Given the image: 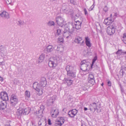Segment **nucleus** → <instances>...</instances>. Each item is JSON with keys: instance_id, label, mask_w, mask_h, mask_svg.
<instances>
[{"instance_id": "obj_5", "label": "nucleus", "mask_w": 126, "mask_h": 126, "mask_svg": "<svg viewBox=\"0 0 126 126\" xmlns=\"http://www.w3.org/2000/svg\"><path fill=\"white\" fill-rule=\"evenodd\" d=\"M90 63H89L87 62L85 60L82 61L80 63L81 69L85 71H88L89 70L87 68Z\"/></svg>"}, {"instance_id": "obj_36", "label": "nucleus", "mask_w": 126, "mask_h": 126, "mask_svg": "<svg viewBox=\"0 0 126 126\" xmlns=\"http://www.w3.org/2000/svg\"><path fill=\"white\" fill-rule=\"evenodd\" d=\"M88 82L92 85H94L95 83L94 79H88Z\"/></svg>"}, {"instance_id": "obj_20", "label": "nucleus", "mask_w": 126, "mask_h": 126, "mask_svg": "<svg viewBox=\"0 0 126 126\" xmlns=\"http://www.w3.org/2000/svg\"><path fill=\"white\" fill-rule=\"evenodd\" d=\"M65 83H67V86H70L73 82V81L69 78L65 79Z\"/></svg>"}, {"instance_id": "obj_50", "label": "nucleus", "mask_w": 126, "mask_h": 126, "mask_svg": "<svg viewBox=\"0 0 126 126\" xmlns=\"http://www.w3.org/2000/svg\"><path fill=\"white\" fill-rule=\"evenodd\" d=\"M108 85L109 86H111V83L110 81V80L107 83Z\"/></svg>"}, {"instance_id": "obj_6", "label": "nucleus", "mask_w": 126, "mask_h": 126, "mask_svg": "<svg viewBox=\"0 0 126 126\" xmlns=\"http://www.w3.org/2000/svg\"><path fill=\"white\" fill-rule=\"evenodd\" d=\"M54 49V47L52 45H49L44 49V52L47 53L53 51Z\"/></svg>"}, {"instance_id": "obj_60", "label": "nucleus", "mask_w": 126, "mask_h": 126, "mask_svg": "<svg viewBox=\"0 0 126 126\" xmlns=\"http://www.w3.org/2000/svg\"><path fill=\"white\" fill-rule=\"evenodd\" d=\"M50 0L52 1H54L55 0Z\"/></svg>"}, {"instance_id": "obj_56", "label": "nucleus", "mask_w": 126, "mask_h": 126, "mask_svg": "<svg viewBox=\"0 0 126 126\" xmlns=\"http://www.w3.org/2000/svg\"><path fill=\"white\" fill-rule=\"evenodd\" d=\"M75 16L76 17H78V16H79V15H75Z\"/></svg>"}, {"instance_id": "obj_1", "label": "nucleus", "mask_w": 126, "mask_h": 126, "mask_svg": "<svg viewBox=\"0 0 126 126\" xmlns=\"http://www.w3.org/2000/svg\"><path fill=\"white\" fill-rule=\"evenodd\" d=\"M59 62V58L57 57L50 58L49 59V66L51 67H55L57 66Z\"/></svg>"}, {"instance_id": "obj_9", "label": "nucleus", "mask_w": 126, "mask_h": 126, "mask_svg": "<svg viewBox=\"0 0 126 126\" xmlns=\"http://www.w3.org/2000/svg\"><path fill=\"white\" fill-rule=\"evenodd\" d=\"M39 84L40 86H41V88L42 87H45L47 84V81L46 78L43 77L42 78Z\"/></svg>"}, {"instance_id": "obj_7", "label": "nucleus", "mask_w": 126, "mask_h": 126, "mask_svg": "<svg viewBox=\"0 0 126 126\" xmlns=\"http://www.w3.org/2000/svg\"><path fill=\"white\" fill-rule=\"evenodd\" d=\"M1 97L0 98L4 101H7L8 100V98L7 94L5 92H2L0 93Z\"/></svg>"}, {"instance_id": "obj_19", "label": "nucleus", "mask_w": 126, "mask_h": 126, "mask_svg": "<svg viewBox=\"0 0 126 126\" xmlns=\"http://www.w3.org/2000/svg\"><path fill=\"white\" fill-rule=\"evenodd\" d=\"M66 69L67 72V74L68 73L73 72V67L71 66L67 65L65 68Z\"/></svg>"}, {"instance_id": "obj_53", "label": "nucleus", "mask_w": 126, "mask_h": 126, "mask_svg": "<svg viewBox=\"0 0 126 126\" xmlns=\"http://www.w3.org/2000/svg\"><path fill=\"white\" fill-rule=\"evenodd\" d=\"M121 91L122 94L123 95L124 94V90L123 89H121Z\"/></svg>"}, {"instance_id": "obj_17", "label": "nucleus", "mask_w": 126, "mask_h": 126, "mask_svg": "<svg viewBox=\"0 0 126 126\" xmlns=\"http://www.w3.org/2000/svg\"><path fill=\"white\" fill-rule=\"evenodd\" d=\"M107 32L108 35H111L115 33V31L114 29H112L110 27H108L107 29Z\"/></svg>"}, {"instance_id": "obj_38", "label": "nucleus", "mask_w": 126, "mask_h": 126, "mask_svg": "<svg viewBox=\"0 0 126 126\" xmlns=\"http://www.w3.org/2000/svg\"><path fill=\"white\" fill-rule=\"evenodd\" d=\"M94 79L93 74L92 73L89 74V75L88 79Z\"/></svg>"}, {"instance_id": "obj_25", "label": "nucleus", "mask_w": 126, "mask_h": 126, "mask_svg": "<svg viewBox=\"0 0 126 126\" xmlns=\"http://www.w3.org/2000/svg\"><path fill=\"white\" fill-rule=\"evenodd\" d=\"M3 104H0V110H2L6 108V103L5 101H3Z\"/></svg>"}, {"instance_id": "obj_21", "label": "nucleus", "mask_w": 126, "mask_h": 126, "mask_svg": "<svg viewBox=\"0 0 126 126\" xmlns=\"http://www.w3.org/2000/svg\"><path fill=\"white\" fill-rule=\"evenodd\" d=\"M75 42L78 44H82L83 42V41L82 40L81 38L79 37H77L76 38Z\"/></svg>"}, {"instance_id": "obj_42", "label": "nucleus", "mask_w": 126, "mask_h": 126, "mask_svg": "<svg viewBox=\"0 0 126 126\" xmlns=\"http://www.w3.org/2000/svg\"><path fill=\"white\" fill-rule=\"evenodd\" d=\"M125 73L123 69H121L119 72V74L122 77H123Z\"/></svg>"}, {"instance_id": "obj_27", "label": "nucleus", "mask_w": 126, "mask_h": 126, "mask_svg": "<svg viewBox=\"0 0 126 126\" xmlns=\"http://www.w3.org/2000/svg\"><path fill=\"white\" fill-rule=\"evenodd\" d=\"M116 53L119 55L122 54H126V51L124 52L122 49H119L116 52Z\"/></svg>"}, {"instance_id": "obj_12", "label": "nucleus", "mask_w": 126, "mask_h": 126, "mask_svg": "<svg viewBox=\"0 0 126 126\" xmlns=\"http://www.w3.org/2000/svg\"><path fill=\"white\" fill-rule=\"evenodd\" d=\"M59 112L57 109H52L51 110V116L53 117H56L58 115Z\"/></svg>"}, {"instance_id": "obj_52", "label": "nucleus", "mask_w": 126, "mask_h": 126, "mask_svg": "<svg viewBox=\"0 0 126 126\" xmlns=\"http://www.w3.org/2000/svg\"><path fill=\"white\" fill-rule=\"evenodd\" d=\"M94 6H93V5H92V6H91L90 8L89 9V11H91L93 10V8L94 7Z\"/></svg>"}, {"instance_id": "obj_48", "label": "nucleus", "mask_w": 126, "mask_h": 126, "mask_svg": "<svg viewBox=\"0 0 126 126\" xmlns=\"http://www.w3.org/2000/svg\"><path fill=\"white\" fill-rule=\"evenodd\" d=\"M103 10L105 12L108 10V8L107 6H106L103 9Z\"/></svg>"}, {"instance_id": "obj_18", "label": "nucleus", "mask_w": 126, "mask_h": 126, "mask_svg": "<svg viewBox=\"0 0 126 126\" xmlns=\"http://www.w3.org/2000/svg\"><path fill=\"white\" fill-rule=\"evenodd\" d=\"M65 30L66 31H69V33H72L74 31L75 29V27L74 26L72 25H71V28H69L67 27L65 28Z\"/></svg>"}, {"instance_id": "obj_24", "label": "nucleus", "mask_w": 126, "mask_h": 126, "mask_svg": "<svg viewBox=\"0 0 126 126\" xmlns=\"http://www.w3.org/2000/svg\"><path fill=\"white\" fill-rule=\"evenodd\" d=\"M23 115H26L28 114L30 112V109L29 108H27L24 109H23Z\"/></svg>"}, {"instance_id": "obj_16", "label": "nucleus", "mask_w": 126, "mask_h": 126, "mask_svg": "<svg viewBox=\"0 0 126 126\" xmlns=\"http://www.w3.org/2000/svg\"><path fill=\"white\" fill-rule=\"evenodd\" d=\"M113 21L109 18H108L105 19L104 21V24L106 25H108L111 24Z\"/></svg>"}, {"instance_id": "obj_43", "label": "nucleus", "mask_w": 126, "mask_h": 126, "mask_svg": "<svg viewBox=\"0 0 126 126\" xmlns=\"http://www.w3.org/2000/svg\"><path fill=\"white\" fill-rule=\"evenodd\" d=\"M81 22H79V21H77L76 22V23L75 24V25H81Z\"/></svg>"}, {"instance_id": "obj_2", "label": "nucleus", "mask_w": 126, "mask_h": 126, "mask_svg": "<svg viewBox=\"0 0 126 126\" xmlns=\"http://www.w3.org/2000/svg\"><path fill=\"white\" fill-rule=\"evenodd\" d=\"M33 87L38 92L37 94L39 95H41L43 93V91L42 88L39 84L36 82H34L33 83Z\"/></svg>"}, {"instance_id": "obj_14", "label": "nucleus", "mask_w": 126, "mask_h": 126, "mask_svg": "<svg viewBox=\"0 0 126 126\" xmlns=\"http://www.w3.org/2000/svg\"><path fill=\"white\" fill-rule=\"evenodd\" d=\"M55 97L52 96L47 100V102L48 106H50L52 105L53 103L55 100Z\"/></svg>"}, {"instance_id": "obj_39", "label": "nucleus", "mask_w": 126, "mask_h": 126, "mask_svg": "<svg viewBox=\"0 0 126 126\" xmlns=\"http://www.w3.org/2000/svg\"><path fill=\"white\" fill-rule=\"evenodd\" d=\"M61 32V30L60 29H58L57 30V32L55 34L56 36H58L60 35Z\"/></svg>"}, {"instance_id": "obj_47", "label": "nucleus", "mask_w": 126, "mask_h": 126, "mask_svg": "<svg viewBox=\"0 0 126 126\" xmlns=\"http://www.w3.org/2000/svg\"><path fill=\"white\" fill-rule=\"evenodd\" d=\"M48 124L49 125H51L52 124L51 122V121L50 119H48L47 121Z\"/></svg>"}, {"instance_id": "obj_59", "label": "nucleus", "mask_w": 126, "mask_h": 126, "mask_svg": "<svg viewBox=\"0 0 126 126\" xmlns=\"http://www.w3.org/2000/svg\"><path fill=\"white\" fill-rule=\"evenodd\" d=\"M104 85V83H102L101 84V85L102 86H103V85Z\"/></svg>"}, {"instance_id": "obj_13", "label": "nucleus", "mask_w": 126, "mask_h": 126, "mask_svg": "<svg viewBox=\"0 0 126 126\" xmlns=\"http://www.w3.org/2000/svg\"><path fill=\"white\" fill-rule=\"evenodd\" d=\"M97 104L95 103H93L91 104L89 106L91 111L94 110V112L96 110H97Z\"/></svg>"}, {"instance_id": "obj_23", "label": "nucleus", "mask_w": 126, "mask_h": 126, "mask_svg": "<svg viewBox=\"0 0 126 126\" xmlns=\"http://www.w3.org/2000/svg\"><path fill=\"white\" fill-rule=\"evenodd\" d=\"M67 75L68 76L71 78H74L76 76V73L73 71L68 73Z\"/></svg>"}, {"instance_id": "obj_37", "label": "nucleus", "mask_w": 126, "mask_h": 126, "mask_svg": "<svg viewBox=\"0 0 126 126\" xmlns=\"http://www.w3.org/2000/svg\"><path fill=\"white\" fill-rule=\"evenodd\" d=\"M63 42V38L62 37H60L58 39V42L59 43H62Z\"/></svg>"}, {"instance_id": "obj_15", "label": "nucleus", "mask_w": 126, "mask_h": 126, "mask_svg": "<svg viewBox=\"0 0 126 126\" xmlns=\"http://www.w3.org/2000/svg\"><path fill=\"white\" fill-rule=\"evenodd\" d=\"M47 124L46 121L43 119H41L38 123V126H46Z\"/></svg>"}, {"instance_id": "obj_49", "label": "nucleus", "mask_w": 126, "mask_h": 126, "mask_svg": "<svg viewBox=\"0 0 126 126\" xmlns=\"http://www.w3.org/2000/svg\"><path fill=\"white\" fill-rule=\"evenodd\" d=\"M84 12L85 14V15H88V13H87V10L85 8H84Z\"/></svg>"}, {"instance_id": "obj_58", "label": "nucleus", "mask_w": 126, "mask_h": 126, "mask_svg": "<svg viewBox=\"0 0 126 126\" xmlns=\"http://www.w3.org/2000/svg\"><path fill=\"white\" fill-rule=\"evenodd\" d=\"M81 126H85V124H82L81 125Z\"/></svg>"}, {"instance_id": "obj_57", "label": "nucleus", "mask_w": 126, "mask_h": 126, "mask_svg": "<svg viewBox=\"0 0 126 126\" xmlns=\"http://www.w3.org/2000/svg\"><path fill=\"white\" fill-rule=\"evenodd\" d=\"M62 123L63 124L64 123V121L63 120H62Z\"/></svg>"}, {"instance_id": "obj_22", "label": "nucleus", "mask_w": 126, "mask_h": 126, "mask_svg": "<svg viewBox=\"0 0 126 126\" xmlns=\"http://www.w3.org/2000/svg\"><path fill=\"white\" fill-rule=\"evenodd\" d=\"M64 33L63 34L64 36L66 38L68 39V38H71V36L70 34H69V32L68 31H65V28H64Z\"/></svg>"}, {"instance_id": "obj_34", "label": "nucleus", "mask_w": 126, "mask_h": 126, "mask_svg": "<svg viewBox=\"0 0 126 126\" xmlns=\"http://www.w3.org/2000/svg\"><path fill=\"white\" fill-rule=\"evenodd\" d=\"M122 40L126 44V34L124 33V34Z\"/></svg>"}, {"instance_id": "obj_46", "label": "nucleus", "mask_w": 126, "mask_h": 126, "mask_svg": "<svg viewBox=\"0 0 126 126\" xmlns=\"http://www.w3.org/2000/svg\"><path fill=\"white\" fill-rule=\"evenodd\" d=\"M12 2L11 0H6V2L7 4H10Z\"/></svg>"}, {"instance_id": "obj_11", "label": "nucleus", "mask_w": 126, "mask_h": 126, "mask_svg": "<svg viewBox=\"0 0 126 126\" xmlns=\"http://www.w3.org/2000/svg\"><path fill=\"white\" fill-rule=\"evenodd\" d=\"M44 106L43 105H42L40 106V109L36 111V114L38 116H42V115L43 113L44 110Z\"/></svg>"}, {"instance_id": "obj_35", "label": "nucleus", "mask_w": 126, "mask_h": 126, "mask_svg": "<svg viewBox=\"0 0 126 126\" xmlns=\"http://www.w3.org/2000/svg\"><path fill=\"white\" fill-rule=\"evenodd\" d=\"M63 124L60 121H58L56 122L55 124V126H61Z\"/></svg>"}, {"instance_id": "obj_26", "label": "nucleus", "mask_w": 126, "mask_h": 126, "mask_svg": "<svg viewBox=\"0 0 126 126\" xmlns=\"http://www.w3.org/2000/svg\"><path fill=\"white\" fill-rule=\"evenodd\" d=\"M85 39L86 45L89 47H91V44L89 40V39L88 37H86L85 38Z\"/></svg>"}, {"instance_id": "obj_33", "label": "nucleus", "mask_w": 126, "mask_h": 126, "mask_svg": "<svg viewBox=\"0 0 126 126\" xmlns=\"http://www.w3.org/2000/svg\"><path fill=\"white\" fill-rule=\"evenodd\" d=\"M47 25L49 26H52L55 25V23L53 21H49L47 23Z\"/></svg>"}, {"instance_id": "obj_29", "label": "nucleus", "mask_w": 126, "mask_h": 126, "mask_svg": "<svg viewBox=\"0 0 126 126\" xmlns=\"http://www.w3.org/2000/svg\"><path fill=\"white\" fill-rule=\"evenodd\" d=\"M16 23L18 26H21L24 24V21L22 20H19L16 22Z\"/></svg>"}, {"instance_id": "obj_55", "label": "nucleus", "mask_w": 126, "mask_h": 126, "mask_svg": "<svg viewBox=\"0 0 126 126\" xmlns=\"http://www.w3.org/2000/svg\"><path fill=\"white\" fill-rule=\"evenodd\" d=\"M84 109L85 111H86L87 110V108L86 107H84Z\"/></svg>"}, {"instance_id": "obj_51", "label": "nucleus", "mask_w": 126, "mask_h": 126, "mask_svg": "<svg viewBox=\"0 0 126 126\" xmlns=\"http://www.w3.org/2000/svg\"><path fill=\"white\" fill-rule=\"evenodd\" d=\"M3 101H3L0 98V104H3Z\"/></svg>"}, {"instance_id": "obj_3", "label": "nucleus", "mask_w": 126, "mask_h": 126, "mask_svg": "<svg viewBox=\"0 0 126 126\" xmlns=\"http://www.w3.org/2000/svg\"><path fill=\"white\" fill-rule=\"evenodd\" d=\"M10 102L11 106H15L18 102V97L15 95L12 94L10 98Z\"/></svg>"}, {"instance_id": "obj_30", "label": "nucleus", "mask_w": 126, "mask_h": 126, "mask_svg": "<svg viewBox=\"0 0 126 126\" xmlns=\"http://www.w3.org/2000/svg\"><path fill=\"white\" fill-rule=\"evenodd\" d=\"M57 50L58 51L60 52H62L64 50V48L63 47L61 46L57 47Z\"/></svg>"}, {"instance_id": "obj_44", "label": "nucleus", "mask_w": 126, "mask_h": 126, "mask_svg": "<svg viewBox=\"0 0 126 126\" xmlns=\"http://www.w3.org/2000/svg\"><path fill=\"white\" fill-rule=\"evenodd\" d=\"M75 29L77 30H78L81 28V25H75Z\"/></svg>"}, {"instance_id": "obj_31", "label": "nucleus", "mask_w": 126, "mask_h": 126, "mask_svg": "<svg viewBox=\"0 0 126 126\" xmlns=\"http://www.w3.org/2000/svg\"><path fill=\"white\" fill-rule=\"evenodd\" d=\"M30 93L28 91L26 90L25 92V95L26 98H29L30 97Z\"/></svg>"}, {"instance_id": "obj_10", "label": "nucleus", "mask_w": 126, "mask_h": 126, "mask_svg": "<svg viewBox=\"0 0 126 126\" xmlns=\"http://www.w3.org/2000/svg\"><path fill=\"white\" fill-rule=\"evenodd\" d=\"M78 112V110L75 109H74L69 111L68 114L69 116L71 117H73L76 115Z\"/></svg>"}, {"instance_id": "obj_61", "label": "nucleus", "mask_w": 126, "mask_h": 126, "mask_svg": "<svg viewBox=\"0 0 126 126\" xmlns=\"http://www.w3.org/2000/svg\"><path fill=\"white\" fill-rule=\"evenodd\" d=\"M110 16H112V14H111L110 15Z\"/></svg>"}, {"instance_id": "obj_54", "label": "nucleus", "mask_w": 126, "mask_h": 126, "mask_svg": "<svg viewBox=\"0 0 126 126\" xmlns=\"http://www.w3.org/2000/svg\"><path fill=\"white\" fill-rule=\"evenodd\" d=\"M3 79L2 78L0 77V81L2 82L3 81Z\"/></svg>"}, {"instance_id": "obj_41", "label": "nucleus", "mask_w": 126, "mask_h": 126, "mask_svg": "<svg viewBox=\"0 0 126 126\" xmlns=\"http://www.w3.org/2000/svg\"><path fill=\"white\" fill-rule=\"evenodd\" d=\"M97 57L96 56H95L93 59V61L92 63V64L91 65V67L93 66V65L94 64L96 60L97 59Z\"/></svg>"}, {"instance_id": "obj_32", "label": "nucleus", "mask_w": 126, "mask_h": 126, "mask_svg": "<svg viewBox=\"0 0 126 126\" xmlns=\"http://www.w3.org/2000/svg\"><path fill=\"white\" fill-rule=\"evenodd\" d=\"M45 56V54L43 53L40 56L39 59L41 62H42L44 60Z\"/></svg>"}, {"instance_id": "obj_28", "label": "nucleus", "mask_w": 126, "mask_h": 126, "mask_svg": "<svg viewBox=\"0 0 126 126\" xmlns=\"http://www.w3.org/2000/svg\"><path fill=\"white\" fill-rule=\"evenodd\" d=\"M23 109L21 110H18L16 112L18 116L23 115Z\"/></svg>"}, {"instance_id": "obj_8", "label": "nucleus", "mask_w": 126, "mask_h": 126, "mask_svg": "<svg viewBox=\"0 0 126 126\" xmlns=\"http://www.w3.org/2000/svg\"><path fill=\"white\" fill-rule=\"evenodd\" d=\"M0 16L3 19H8L10 18L8 13L5 11L1 12L0 13Z\"/></svg>"}, {"instance_id": "obj_62", "label": "nucleus", "mask_w": 126, "mask_h": 126, "mask_svg": "<svg viewBox=\"0 0 126 126\" xmlns=\"http://www.w3.org/2000/svg\"><path fill=\"white\" fill-rule=\"evenodd\" d=\"M2 62H0V63H1Z\"/></svg>"}, {"instance_id": "obj_40", "label": "nucleus", "mask_w": 126, "mask_h": 126, "mask_svg": "<svg viewBox=\"0 0 126 126\" xmlns=\"http://www.w3.org/2000/svg\"><path fill=\"white\" fill-rule=\"evenodd\" d=\"M108 27H110V28L112 29H114V30L116 29V26L115 24L113 23L111 25L109 26Z\"/></svg>"}, {"instance_id": "obj_45", "label": "nucleus", "mask_w": 126, "mask_h": 126, "mask_svg": "<svg viewBox=\"0 0 126 126\" xmlns=\"http://www.w3.org/2000/svg\"><path fill=\"white\" fill-rule=\"evenodd\" d=\"M63 11L64 12L66 13H68L69 12L67 8H65V9H63Z\"/></svg>"}, {"instance_id": "obj_4", "label": "nucleus", "mask_w": 126, "mask_h": 126, "mask_svg": "<svg viewBox=\"0 0 126 126\" xmlns=\"http://www.w3.org/2000/svg\"><path fill=\"white\" fill-rule=\"evenodd\" d=\"M56 21L57 24L60 26L61 27H66L67 26V24H65L64 25V19L61 17L58 16L56 18Z\"/></svg>"}]
</instances>
